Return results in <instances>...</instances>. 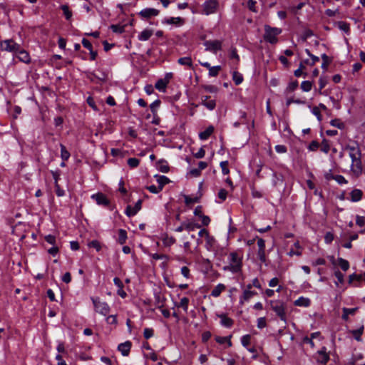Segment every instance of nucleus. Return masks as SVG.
I'll return each instance as SVG.
<instances>
[{"label":"nucleus","mask_w":365,"mask_h":365,"mask_svg":"<svg viewBox=\"0 0 365 365\" xmlns=\"http://www.w3.org/2000/svg\"><path fill=\"white\" fill-rule=\"evenodd\" d=\"M242 256L237 252H231L229 255L230 264L224 267V270H230L232 272H238L242 267Z\"/></svg>","instance_id":"f257e3e1"},{"label":"nucleus","mask_w":365,"mask_h":365,"mask_svg":"<svg viewBox=\"0 0 365 365\" xmlns=\"http://www.w3.org/2000/svg\"><path fill=\"white\" fill-rule=\"evenodd\" d=\"M281 32L282 30L280 29L266 24L263 36L264 39L272 44H275L278 42L277 36L281 34Z\"/></svg>","instance_id":"f03ea898"},{"label":"nucleus","mask_w":365,"mask_h":365,"mask_svg":"<svg viewBox=\"0 0 365 365\" xmlns=\"http://www.w3.org/2000/svg\"><path fill=\"white\" fill-rule=\"evenodd\" d=\"M92 300L96 312L103 316H106L110 312V307L106 302H101L98 298Z\"/></svg>","instance_id":"7ed1b4c3"},{"label":"nucleus","mask_w":365,"mask_h":365,"mask_svg":"<svg viewBox=\"0 0 365 365\" xmlns=\"http://www.w3.org/2000/svg\"><path fill=\"white\" fill-rule=\"evenodd\" d=\"M19 45L12 40H6L1 43V48L2 51L16 53L19 50Z\"/></svg>","instance_id":"20e7f679"},{"label":"nucleus","mask_w":365,"mask_h":365,"mask_svg":"<svg viewBox=\"0 0 365 365\" xmlns=\"http://www.w3.org/2000/svg\"><path fill=\"white\" fill-rule=\"evenodd\" d=\"M204 45L206 51L213 53H216L217 51L222 49V42L219 40L206 41Z\"/></svg>","instance_id":"39448f33"},{"label":"nucleus","mask_w":365,"mask_h":365,"mask_svg":"<svg viewBox=\"0 0 365 365\" xmlns=\"http://www.w3.org/2000/svg\"><path fill=\"white\" fill-rule=\"evenodd\" d=\"M272 309L276 312V314L284 320V304L279 301H272L271 302Z\"/></svg>","instance_id":"423d86ee"},{"label":"nucleus","mask_w":365,"mask_h":365,"mask_svg":"<svg viewBox=\"0 0 365 365\" xmlns=\"http://www.w3.org/2000/svg\"><path fill=\"white\" fill-rule=\"evenodd\" d=\"M351 171L356 177H359L362 174L363 167L361 158L355 161L351 162Z\"/></svg>","instance_id":"0eeeda50"},{"label":"nucleus","mask_w":365,"mask_h":365,"mask_svg":"<svg viewBox=\"0 0 365 365\" xmlns=\"http://www.w3.org/2000/svg\"><path fill=\"white\" fill-rule=\"evenodd\" d=\"M346 149L349 151V155L351 159V162L361 158V151L358 146L347 145Z\"/></svg>","instance_id":"6e6552de"},{"label":"nucleus","mask_w":365,"mask_h":365,"mask_svg":"<svg viewBox=\"0 0 365 365\" xmlns=\"http://www.w3.org/2000/svg\"><path fill=\"white\" fill-rule=\"evenodd\" d=\"M217 0H208L204 4V11L206 14H210L216 10L217 7Z\"/></svg>","instance_id":"1a4fd4ad"},{"label":"nucleus","mask_w":365,"mask_h":365,"mask_svg":"<svg viewBox=\"0 0 365 365\" xmlns=\"http://www.w3.org/2000/svg\"><path fill=\"white\" fill-rule=\"evenodd\" d=\"M158 14H159L158 10H157L155 9H152V8L145 9L142 10L141 11H140V13H139V14L142 17H143L145 20H148L151 17L158 15Z\"/></svg>","instance_id":"9d476101"},{"label":"nucleus","mask_w":365,"mask_h":365,"mask_svg":"<svg viewBox=\"0 0 365 365\" xmlns=\"http://www.w3.org/2000/svg\"><path fill=\"white\" fill-rule=\"evenodd\" d=\"M329 360V356L326 351V348L323 347L322 350L317 352V361L322 364H326Z\"/></svg>","instance_id":"9b49d317"},{"label":"nucleus","mask_w":365,"mask_h":365,"mask_svg":"<svg viewBox=\"0 0 365 365\" xmlns=\"http://www.w3.org/2000/svg\"><path fill=\"white\" fill-rule=\"evenodd\" d=\"M201 103L210 110L215 109L216 106L215 101L211 100L208 96H202L201 97Z\"/></svg>","instance_id":"f8f14e48"},{"label":"nucleus","mask_w":365,"mask_h":365,"mask_svg":"<svg viewBox=\"0 0 365 365\" xmlns=\"http://www.w3.org/2000/svg\"><path fill=\"white\" fill-rule=\"evenodd\" d=\"M142 200H139L134 207L128 205L126 208L125 213L128 216L135 215L141 209Z\"/></svg>","instance_id":"ddd939ff"},{"label":"nucleus","mask_w":365,"mask_h":365,"mask_svg":"<svg viewBox=\"0 0 365 365\" xmlns=\"http://www.w3.org/2000/svg\"><path fill=\"white\" fill-rule=\"evenodd\" d=\"M252 284L247 285V289L244 292L243 295L240 298V303L243 304L245 302L248 301L256 294V292L250 290Z\"/></svg>","instance_id":"4468645a"},{"label":"nucleus","mask_w":365,"mask_h":365,"mask_svg":"<svg viewBox=\"0 0 365 365\" xmlns=\"http://www.w3.org/2000/svg\"><path fill=\"white\" fill-rule=\"evenodd\" d=\"M16 57L19 59V61L28 63L30 62V56L28 52H26L25 50H19L16 52Z\"/></svg>","instance_id":"2eb2a0df"},{"label":"nucleus","mask_w":365,"mask_h":365,"mask_svg":"<svg viewBox=\"0 0 365 365\" xmlns=\"http://www.w3.org/2000/svg\"><path fill=\"white\" fill-rule=\"evenodd\" d=\"M131 347V343L126 341L118 345V349L122 353L123 356H128Z\"/></svg>","instance_id":"dca6fc26"},{"label":"nucleus","mask_w":365,"mask_h":365,"mask_svg":"<svg viewBox=\"0 0 365 365\" xmlns=\"http://www.w3.org/2000/svg\"><path fill=\"white\" fill-rule=\"evenodd\" d=\"M92 198L95 199L98 205H108L109 204V201L102 193L93 195Z\"/></svg>","instance_id":"f3484780"},{"label":"nucleus","mask_w":365,"mask_h":365,"mask_svg":"<svg viewBox=\"0 0 365 365\" xmlns=\"http://www.w3.org/2000/svg\"><path fill=\"white\" fill-rule=\"evenodd\" d=\"M350 195L351 201L359 202L362 198L363 192L359 189H354L351 192Z\"/></svg>","instance_id":"a211bd4d"},{"label":"nucleus","mask_w":365,"mask_h":365,"mask_svg":"<svg viewBox=\"0 0 365 365\" xmlns=\"http://www.w3.org/2000/svg\"><path fill=\"white\" fill-rule=\"evenodd\" d=\"M213 132L214 127L212 125H210L205 129V130L201 132L199 134V137L201 140H206L212 135Z\"/></svg>","instance_id":"6ab92c4d"},{"label":"nucleus","mask_w":365,"mask_h":365,"mask_svg":"<svg viewBox=\"0 0 365 365\" xmlns=\"http://www.w3.org/2000/svg\"><path fill=\"white\" fill-rule=\"evenodd\" d=\"M153 31L151 29L143 30L138 36L140 41H147L153 35Z\"/></svg>","instance_id":"aec40b11"},{"label":"nucleus","mask_w":365,"mask_h":365,"mask_svg":"<svg viewBox=\"0 0 365 365\" xmlns=\"http://www.w3.org/2000/svg\"><path fill=\"white\" fill-rule=\"evenodd\" d=\"M195 228V225L192 222H183L181 224L180 226H179L178 227H177L175 229V231L178 232H182L183 230H193Z\"/></svg>","instance_id":"412c9836"},{"label":"nucleus","mask_w":365,"mask_h":365,"mask_svg":"<svg viewBox=\"0 0 365 365\" xmlns=\"http://www.w3.org/2000/svg\"><path fill=\"white\" fill-rule=\"evenodd\" d=\"M219 317L221 319L220 323L222 326L225 327H230L232 325L233 321L232 319L226 317L224 314L219 315Z\"/></svg>","instance_id":"4be33fe9"},{"label":"nucleus","mask_w":365,"mask_h":365,"mask_svg":"<svg viewBox=\"0 0 365 365\" xmlns=\"http://www.w3.org/2000/svg\"><path fill=\"white\" fill-rule=\"evenodd\" d=\"M294 304L299 307H308L310 304V299L301 297L294 302Z\"/></svg>","instance_id":"5701e85b"},{"label":"nucleus","mask_w":365,"mask_h":365,"mask_svg":"<svg viewBox=\"0 0 365 365\" xmlns=\"http://www.w3.org/2000/svg\"><path fill=\"white\" fill-rule=\"evenodd\" d=\"M283 176L276 173H273L272 184L274 186L282 185Z\"/></svg>","instance_id":"b1692460"},{"label":"nucleus","mask_w":365,"mask_h":365,"mask_svg":"<svg viewBox=\"0 0 365 365\" xmlns=\"http://www.w3.org/2000/svg\"><path fill=\"white\" fill-rule=\"evenodd\" d=\"M342 310V319L346 321L349 318V315H354L357 310V308L348 309L344 307Z\"/></svg>","instance_id":"393cba45"},{"label":"nucleus","mask_w":365,"mask_h":365,"mask_svg":"<svg viewBox=\"0 0 365 365\" xmlns=\"http://www.w3.org/2000/svg\"><path fill=\"white\" fill-rule=\"evenodd\" d=\"M225 289V286L222 284H217L212 291L211 294L213 297H218L222 291Z\"/></svg>","instance_id":"a878e982"},{"label":"nucleus","mask_w":365,"mask_h":365,"mask_svg":"<svg viewBox=\"0 0 365 365\" xmlns=\"http://www.w3.org/2000/svg\"><path fill=\"white\" fill-rule=\"evenodd\" d=\"M294 247L296 248V250H294L293 249H292V250L289 252L288 255H289V256H291V257H292V256H293V255H297V256H300V255H302V251H301V250H302V247L300 246V245H299V242H296L294 244Z\"/></svg>","instance_id":"bb28decb"},{"label":"nucleus","mask_w":365,"mask_h":365,"mask_svg":"<svg viewBox=\"0 0 365 365\" xmlns=\"http://www.w3.org/2000/svg\"><path fill=\"white\" fill-rule=\"evenodd\" d=\"M178 61L180 65L187 66L190 68L192 66V59L189 56L180 58Z\"/></svg>","instance_id":"cd10ccee"},{"label":"nucleus","mask_w":365,"mask_h":365,"mask_svg":"<svg viewBox=\"0 0 365 365\" xmlns=\"http://www.w3.org/2000/svg\"><path fill=\"white\" fill-rule=\"evenodd\" d=\"M163 243L166 247H170L175 242V239L173 237L165 235L162 237Z\"/></svg>","instance_id":"c85d7f7f"},{"label":"nucleus","mask_w":365,"mask_h":365,"mask_svg":"<svg viewBox=\"0 0 365 365\" xmlns=\"http://www.w3.org/2000/svg\"><path fill=\"white\" fill-rule=\"evenodd\" d=\"M231 336H216L215 340L217 343L222 344L227 343L228 346H232V342L230 341Z\"/></svg>","instance_id":"c756f323"},{"label":"nucleus","mask_w":365,"mask_h":365,"mask_svg":"<svg viewBox=\"0 0 365 365\" xmlns=\"http://www.w3.org/2000/svg\"><path fill=\"white\" fill-rule=\"evenodd\" d=\"M155 177L157 178V181L159 183L158 186L161 187L162 190L163 186L170 182L169 179L165 176L155 175Z\"/></svg>","instance_id":"7c9ffc66"},{"label":"nucleus","mask_w":365,"mask_h":365,"mask_svg":"<svg viewBox=\"0 0 365 365\" xmlns=\"http://www.w3.org/2000/svg\"><path fill=\"white\" fill-rule=\"evenodd\" d=\"M167 83L163 79H159L155 83V88L160 91L165 92L167 87Z\"/></svg>","instance_id":"2f4dec72"},{"label":"nucleus","mask_w":365,"mask_h":365,"mask_svg":"<svg viewBox=\"0 0 365 365\" xmlns=\"http://www.w3.org/2000/svg\"><path fill=\"white\" fill-rule=\"evenodd\" d=\"M61 157L63 160H67L70 157V153L62 144H61Z\"/></svg>","instance_id":"473e14b6"},{"label":"nucleus","mask_w":365,"mask_h":365,"mask_svg":"<svg viewBox=\"0 0 365 365\" xmlns=\"http://www.w3.org/2000/svg\"><path fill=\"white\" fill-rule=\"evenodd\" d=\"M61 9L63 11V15L66 17V20H70V19H71V17L72 16V12L69 9L68 6H66V5H63V6H61Z\"/></svg>","instance_id":"72a5a7b5"},{"label":"nucleus","mask_w":365,"mask_h":365,"mask_svg":"<svg viewBox=\"0 0 365 365\" xmlns=\"http://www.w3.org/2000/svg\"><path fill=\"white\" fill-rule=\"evenodd\" d=\"M232 79L236 85L240 84L243 81L242 76L237 71L233 73Z\"/></svg>","instance_id":"f704fd0d"},{"label":"nucleus","mask_w":365,"mask_h":365,"mask_svg":"<svg viewBox=\"0 0 365 365\" xmlns=\"http://www.w3.org/2000/svg\"><path fill=\"white\" fill-rule=\"evenodd\" d=\"M312 83L309 81H303L301 84V88L305 92L309 91L312 89Z\"/></svg>","instance_id":"c9c22d12"},{"label":"nucleus","mask_w":365,"mask_h":365,"mask_svg":"<svg viewBox=\"0 0 365 365\" xmlns=\"http://www.w3.org/2000/svg\"><path fill=\"white\" fill-rule=\"evenodd\" d=\"M339 265L344 271H346L349 267V264L347 260L344 259L342 258H339L338 259Z\"/></svg>","instance_id":"e433bc0d"},{"label":"nucleus","mask_w":365,"mask_h":365,"mask_svg":"<svg viewBox=\"0 0 365 365\" xmlns=\"http://www.w3.org/2000/svg\"><path fill=\"white\" fill-rule=\"evenodd\" d=\"M126 239H127L126 232L124 230H119V237H118L119 243L121 245L124 244L125 242Z\"/></svg>","instance_id":"4c0bfd02"},{"label":"nucleus","mask_w":365,"mask_h":365,"mask_svg":"<svg viewBox=\"0 0 365 365\" xmlns=\"http://www.w3.org/2000/svg\"><path fill=\"white\" fill-rule=\"evenodd\" d=\"M115 33H122L124 31V26L121 24H112L110 27Z\"/></svg>","instance_id":"58836bf2"},{"label":"nucleus","mask_w":365,"mask_h":365,"mask_svg":"<svg viewBox=\"0 0 365 365\" xmlns=\"http://www.w3.org/2000/svg\"><path fill=\"white\" fill-rule=\"evenodd\" d=\"M363 330H364V327H361L360 329H356V330H353L351 331L353 336H354V338L357 340V341H361V334H363Z\"/></svg>","instance_id":"ea45409f"},{"label":"nucleus","mask_w":365,"mask_h":365,"mask_svg":"<svg viewBox=\"0 0 365 365\" xmlns=\"http://www.w3.org/2000/svg\"><path fill=\"white\" fill-rule=\"evenodd\" d=\"M220 70H221V66H212L209 70V75L210 76H213V77L217 76Z\"/></svg>","instance_id":"a19ab883"},{"label":"nucleus","mask_w":365,"mask_h":365,"mask_svg":"<svg viewBox=\"0 0 365 365\" xmlns=\"http://www.w3.org/2000/svg\"><path fill=\"white\" fill-rule=\"evenodd\" d=\"M140 160L135 158H131L128 160V164L131 168H134L138 166Z\"/></svg>","instance_id":"79ce46f5"},{"label":"nucleus","mask_w":365,"mask_h":365,"mask_svg":"<svg viewBox=\"0 0 365 365\" xmlns=\"http://www.w3.org/2000/svg\"><path fill=\"white\" fill-rule=\"evenodd\" d=\"M189 299L187 297H183L180 299L178 307H182L185 312L187 311Z\"/></svg>","instance_id":"37998d69"},{"label":"nucleus","mask_w":365,"mask_h":365,"mask_svg":"<svg viewBox=\"0 0 365 365\" xmlns=\"http://www.w3.org/2000/svg\"><path fill=\"white\" fill-rule=\"evenodd\" d=\"M88 246L89 247H93L97 251H100L101 249V245L98 240H93L88 243Z\"/></svg>","instance_id":"c03bdc74"},{"label":"nucleus","mask_w":365,"mask_h":365,"mask_svg":"<svg viewBox=\"0 0 365 365\" xmlns=\"http://www.w3.org/2000/svg\"><path fill=\"white\" fill-rule=\"evenodd\" d=\"M312 113L317 117L319 122H321L322 120V116L321 115V112L319 110V107L314 106L312 108Z\"/></svg>","instance_id":"a18cd8bd"},{"label":"nucleus","mask_w":365,"mask_h":365,"mask_svg":"<svg viewBox=\"0 0 365 365\" xmlns=\"http://www.w3.org/2000/svg\"><path fill=\"white\" fill-rule=\"evenodd\" d=\"M330 123L332 126L338 128L339 129H342L344 127V123L341 122L339 119H334L331 121Z\"/></svg>","instance_id":"49530a36"},{"label":"nucleus","mask_w":365,"mask_h":365,"mask_svg":"<svg viewBox=\"0 0 365 365\" xmlns=\"http://www.w3.org/2000/svg\"><path fill=\"white\" fill-rule=\"evenodd\" d=\"M227 166H228L227 161H222L220 163V167L222 168V172L224 175H227L230 173V170H229Z\"/></svg>","instance_id":"de8ad7c7"},{"label":"nucleus","mask_w":365,"mask_h":365,"mask_svg":"<svg viewBox=\"0 0 365 365\" xmlns=\"http://www.w3.org/2000/svg\"><path fill=\"white\" fill-rule=\"evenodd\" d=\"M146 188L152 193L157 194L160 192L162 189L159 186L156 187L155 185H150L146 187Z\"/></svg>","instance_id":"09e8293b"},{"label":"nucleus","mask_w":365,"mask_h":365,"mask_svg":"<svg viewBox=\"0 0 365 365\" xmlns=\"http://www.w3.org/2000/svg\"><path fill=\"white\" fill-rule=\"evenodd\" d=\"M143 335L145 339H150L153 336V330L150 328H145L144 329Z\"/></svg>","instance_id":"8fccbe9b"},{"label":"nucleus","mask_w":365,"mask_h":365,"mask_svg":"<svg viewBox=\"0 0 365 365\" xmlns=\"http://www.w3.org/2000/svg\"><path fill=\"white\" fill-rule=\"evenodd\" d=\"M227 192L225 189H220L218 192V195H217L218 197L220 199H221L222 200H225L227 198Z\"/></svg>","instance_id":"3c124183"},{"label":"nucleus","mask_w":365,"mask_h":365,"mask_svg":"<svg viewBox=\"0 0 365 365\" xmlns=\"http://www.w3.org/2000/svg\"><path fill=\"white\" fill-rule=\"evenodd\" d=\"M322 57L323 59V63H322V66L323 68L326 69L327 66L330 63V61L329 59V57L326 54H323Z\"/></svg>","instance_id":"603ef678"},{"label":"nucleus","mask_w":365,"mask_h":365,"mask_svg":"<svg viewBox=\"0 0 365 365\" xmlns=\"http://www.w3.org/2000/svg\"><path fill=\"white\" fill-rule=\"evenodd\" d=\"M356 225L361 227L365 225V217L357 215L356 219Z\"/></svg>","instance_id":"864d4df0"},{"label":"nucleus","mask_w":365,"mask_h":365,"mask_svg":"<svg viewBox=\"0 0 365 365\" xmlns=\"http://www.w3.org/2000/svg\"><path fill=\"white\" fill-rule=\"evenodd\" d=\"M334 240V235L331 232H327L324 236V240L326 243H331Z\"/></svg>","instance_id":"5fc2aeb1"},{"label":"nucleus","mask_w":365,"mask_h":365,"mask_svg":"<svg viewBox=\"0 0 365 365\" xmlns=\"http://www.w3.org/2000/svg\"><path fill=\"white\" fill-rule=\"evenodd\" d=\"M106 322L110 324H115L117 323L116 316L115 315H110L106 318Z\"/></svg>","instance_id":"6e6d98bb"},{"label":"nucleus","mask_w":365,"mask_h":365,"mask_svg":"<svg viewBox=\"0 0 365 365\" xmlns=\"http://www.w3.org/2000/svg\"><path fill=\"white\" fill-rule=\"evenodd\" d=\"M266 326V319L264 317L259 318L257 320V327L259 329L264 328Z\"/></svg>","instance_id":"4d7b16f0"},{"label":"nucleus","mask_w":365,"mask_h":365,"mask_svg":"<svg viewBox=\"0 0 365 365\" xmlns=\"http://www.w3.org/2000/svg\"><path fill=\"white\" fill-rule=\"evenodd\" d=\"M55 188H56V195L58 196V197H62L64 195V190H62L58 183H56V185H55Z\"/></svg>","instance_id":"13d9d810"},{"label":"nucleus","mask_w":365,"mask_h":365,"mask_svg":"<svg viewBox=\"0 0 365 365\" xmlns=\"http://www.w3.org/2000/svg\"><path fill=\"white\" fill-rule=\"evenodd\" d=\"M82 44L85 48H88L89 51H91L93 49L91 42L86 38H83Z\"/></svg>","instance_id":"bf43d9fd"},{"label":"nucleus","mask_w":365,"mask_h":365,"mask_svg":"<svg viewBox=\"0 0 365 365\" xmlns=\"http://www.w3.org/2000/svg\"><path fill=\"white\" fill-rule=\"evenodd\" d=\"M45 240L51 245H54L56 242V237L51 235H46Z\"/></svg>","instance_id":"052dcab7"},{"label":"nucleus","mask_w":365,"mask_h":365,"mask_svg":"<svg viewBox=\"0 0 365 365\" xmlns=\"http://www.w3.org/2000/svg\"><path fill=\"white\" fill-rule=\"evenodd\" d=\"M62 280L66 284L69 283L71 281V275L70 272H66L62 277Z\"/></svg>","instance_id":"680f3d73"},{"label":"nucleus","mask_w":365,"mask_h":365,"mask_svg":"<svg viewBox=\"0 0 365 365\" xmlns=\"http://www.w3.org/2000/svg\"><path fill=\"white\" fill-rule=\"evenodd\" d=\"M329 145L326 141H323L322 146H321V150L325 153H327L329 151Z\"/></svg>","instance_id":"e2e57ef3"},{"label":"nucleus","mask_w":365,"mask_h":365,"mask_svg":"<svg viewBox=\"0 0 365 365\" xmlns=\"http://www.w3.org/2000/svg\"><path fill=\"white\" fill-rule=\"evenodd\" d=\"M250 335H245L242 339V344L245 346H247L250 344Z\"/></svg>","instance_id":"0e129e2a"},{"label":"nucleus","mask_w":365,"mask_h":365,"mask_svg":"<svg viewBox=\"0 0 365 365\" xmlns=\"http://www.w3.org/2000/svg\"><path fill=\"white\" fill-rule=\"evenodd\" d=\"M334 274L339 283L344 282V274L340 271H336Z\"/></svg>","instance_id":"69168bd1"},{"label":"nucleus","mask_w":365,"mask_h":365,"mask_svg":"<svg viewBox=\"0 0 365 365\" xmlns=\"http://www.w3.org/2000/svg\"><path fill=\"white\" fill-rule=\"evenodd\" d=\"M312 35H313V32H312V30L308 29V30H306V31L304 32V34H302V40H303V41H306V39H307L308 37H309V36H312Z\"/></svg>","instance_id":"338daca9"},{"label":"nucleus","mask_w":365,"mask_h":365,"mask_svg":"<svg viewBox=\"0 0 365 365\" xmlns=\"http://www.w3.org/2000/svg\"><path fill=\"white\" fill-rule=\"evenodd\" d=\"M160 104V101L158 100L151 103L150 107L153 113L155 112L156 109L159 107Z\"/></svg>","instance_id":"774afa93"}]
</instances>
